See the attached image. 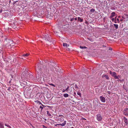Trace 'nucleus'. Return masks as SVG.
<instances>
[{
    "label": "nucleus",
    "mask_w": 128,
    "mask_h": 128,
    "mask_svg": "<svg viewBox=\"0 0 128 128\" xmlns=\"http://www.w3.org/2000/svg\"><path fill=\"white\" fill-rule=\"evenodd\" d=\"M63 46H64L68 47L69 46V45L66 43H63Z\"/></svg>",
    "instance_id": "18"
},
{
    "label": "nucleus",
    "mask_w": 128,
    "mask_h": 128,
    "mask_svg": "<svg viewBox=\"0 0 128 128\" xmlns=\"http://www.w3.org/2000/svg\"><path fill=\"white\" fill-rule=\"evenodd\" d=\"M116 20L117 21V22L118 23H119L120 22V21H119V19L118 18H117L116 19Z\"/></svg>",
    "instance_id": "28"
},
{
    "label": "nucleus",
    "mask_w": 128,
    "mask_h": 128,
    "mask_svg": "<svg viewBox=\"0 0 128 128\" xmlns=\"http://www.w3.org/2000/svg\"><path fill=\"white\" fill-rule=\"evenodd\" d=\"M74 94H76V93L75 92H74Z\"/></svg>",
    "instance_id": "43"
},
{
    "label": "nucleus",
    "mask_w": 128,
    "mask_h": 128,
    "mask_svg": "<svg viewBox=\"0 0 128 128\" xmlns=\"http://www.w3.org/2000/svg\"><path fill=\"white\" fill-rule=\"evenodd\" d=\"M68 90L70 91V92H69V93H71V92L72 91V88H69V90H68Z\"/></svg>",
    "instance_id": "25"
},
{
    "label": "nucleus",
    "mask_w": 128,
    "mask_h": 128,
    "mask_svg": "<svg viewBox=\"0 0 128 128\" xmlns=\"http://www.w3.org/2000/svg\"><path fill=\"white\" fill-rule=\"evenodd\" d=\"M47 114L48 115L50 118H51L52 116L51 114L48 111H47Z\"/></svg>",
    "instance_id": "13"
},
{
    "label": "nucleus",
    "mask_w": 128,
    "mask_h": 128,
    "mask_svg": "<svg viewBox=\"0 0 128 128\" xmlns=\"http://www.w3.org/2000/svg\"><path fill=\"white\" fill-rule=\"evenodd\" d=\"M118 76V78H119L120 77V76L119 75H118V76Z\"/></svg>",
    "instance_id": "37"
},
{
    "label": "nucleus",
    "mask_w": 128,
    "mask_h": 128,
    "mask_svg": "<svg viewBox=\"0 0 128 128\" xmlns=\"http://www.w3.org/2000/svg\"><path fill=\"white\" fill-rule=\"evenodd\" d=\"M122 18L124 19V21L128 20V15L127 14H125L124 16H122Z\"/></svg>",
    "instance_id": "4"
},
{
    "label": "nucleus",
    "mask_w": 128,
    "mask_h": 128,
    "mask_svg": "<svg viewBox=\"0 0 128 128\" xmlns=\"http://www.w3.org/2000/svg\"><path fill=\"white\" fill-rule=\"evenodd\" d=\"M41 68H40V67L38 66V67H37V68H36V70L39 73H42V72L41 70Z\"/></svg>",
    "instance_id": "6"
},
{
    "label": "nucleus",
    "mask_w": 128,
    "mask_h": 128,
    "mask_svg": "<svg viewBox=\"0 0 128 128\" xmlns=\"http://www.w3.org/2000/svg\"><path fill=\"white\" fill-rule=\"evenodd\" d=\"M78 20L80 22H82L83 21V19L79 17L78 18Z\"/></svg>",
    "instance_id": "17"
},
{
    "label": "nucleus",
    "mask_w": 128,
    "mask_h": 128,
    "mask_svg": "<svg viewBox=\"0 0 128 128\" xmlns=\"http://www.w3.org/2000/svg\"><path fill=\"white\" fill-rule=\"evenodd\" d=\"M58 121H60V122H62L64 120V118L62 116L60 117V118H59L58 119Z\"/></svg>",
    "instance_id": "12"
},
{
    "label": "nucleus",
    "mask_w": 128,
    "mask_h": 128,
    "mask_svg": "<svg viewBox=\"0 0 128 128\" xmlns=\"http://www.w3.org/2000/svg\"><path fill=\"white\" fill-rule=\"evenodd\" d=\"M116 17L114 19L115 20H116Z\"/></svg>",
    "instance_id": "42"
},
{
    "label": "nucleus",
    "mask_w": 128,
    "mask_h": 128,
    "mask_svg": "<svg viewBox=\"0 0 128 128\" xmlns=\"http://www.w3.org/2000/svg\"><path fill=\"white\" fill-rule=\"evenodd\" d=\"M0 128H4V126L2 122H0Z\"/></svg>",
    "instance_id": "15"
},
{
    "label": "nucleus",
    "mask_w": 128,
    "mask_h": 128,
    "mask_svg": "<svg viewBox=\"0 0 128 128\" xmlns=\"http://www.w3.org/2000/svg\"><path fill=\"white\" fill-rule=\"evenodd\" d=\"M43 128H46V127L44 125L43 126Z\"/></svg>",
    "instance_id": "31"
},
{
    "label": "nucleus",
    "mask_w": 128,
    "mask_h": 128,
    "mask_svg": "<svg viewBox=\"0 0 128 128\" xmlns=\"http://www.w3.org/2000/svg\"><path fill=\"white\" fill-rule=\"evenodd\" d=\"M115 13L114 12H113L111 14V15L110 16V18H112L113 17L115 16Z\"/></svg>",
    "instance_id": "11"
},
{
    "label": "nucleus",
    "mask_w": 128,
    "mask_h": 128,
    "mask_svg": "<svg viewBox=\"0 0 128 128\" xmlns=\"http://www.w3.org/2000/svg\"><path fill=\"white\" fill-rule=\"evenodd\" d=\"M100 99L101 101L103 102H106V99L104 97L102 96L100 97Z\"/></svg>",
    "instance_id": "5"
},
{
    "label": "nucleus",
    "mask_w": 128,
    "mask_h": 128,
    "mask_svg": "<svg viewBox=\"0 0 128 128\" xmlns=\"http://www.w3.org/2000/svg\"><path fill=\"white\" fill-rule=\"evenodd\" d=\"M75 20H77V18H75Z\"/></svg>",
    "instance_id": "39"
},
{
    "label": "nucleus",
    "mask_w": 128,
    "mask_h": 128,
    "mask_svg": "<svg viewBox=\"0 0 128 128\" xmlns=\"http://www.w3.org/2000/svg\"><path fill=\"white\" fill-rule=\"evenodd\" d=\"M76 86V88H77V86Z\"/></svg>",
    "instance_id": "45"
},
{
    "label": "nucleus",
    "mask_w": 128,
    "mask_h": 128,
    "mask_svg": "<svg viewBox=\"0 0 128 128\" xmlns=\"http://www.w3.org/2000/svg\"><path fill=\"white\" fill-rule=\"evenodd\" d=\"M40 108H41V110H42L43 108V107H42L41 106H40Z\"/></svg>",
    "instance_id": "27"
},
{
    "label": "nucleus",
    "mask_w": 128,
    "mask_h": 128,
    "mask_svg": "<svg viewBox=\"0 0 128 128\" xmlns=\"http://www.w3.org/2000/svg\"><path fill=\"white\" fill-rule=\"evenodd\" d=\"M71 128H74V127H72Z\"/></svg>",
    "instance_id": "44"
},
{
    "label": "nucleus",
    "mask_w": 128,
    "mask_h": 128,
    "mask_svg": "<svg viewBox=\"0 0 128 128\" xmlns=\"http://www.w3.org/2000/svg\"><path fill=\"white\" fill-rule=\"evenodd\" d=\"M60 124H56V125H55L56 126H57V125L59 126L60 125H59Z\"/></svg>",
    "instance_id": "33"
},
{
    "label": "nucleus",
    "mask_w": 128,
    "mask_h": 128,
    "mask_svg": "<svg viewBox=\"0 0 128 128\" xmlns=\"http://www.w3.org/2000/svg\"><path fill=\"white\" fill-rule=\"evenodd\" d=\"M114 22L115 23H117L116 20H114Z\"/></svg>",
    "instance_id": "34"
},
{
    "label": "nucleus",
    "mask_w": 128,
    "mask_h": 128,
    "mask_svg": "<svg viewBox=\"0 0 128 128\" xmlns=\"http://www.w3.org/2000/svg\"><path fill=\"white\" fill-rule=\"evenodd\" d=\"M68 90H69V86H68L66 89H63L62 91L63 92H65V91L68 92Z\"/></svg>",
    "instance_id": "14"
},
{
    "label": "nucleus",
    "mask_w": 128,
    "mask_h": 128,
    "mask_svg": "<svg viewBox=\"0 0 128 128\" xmlns=\"http://www.w3.org/2000/svg\"><path fill=\"white\" fill-rule=\"evenodd\" d=\"M124 122H125L126 124L127 125L128 124V120L125 117H124Z\"/></svg>",
    "instance_id": "10"
},
{
    "label": "nucleus",
    "mask_w": 128,
    "mask_h": 128,
    "mask_svg": "<svg viewBox=\"0 0 128 128\" xmlns=\"http://www.w3.org/2000/svg\"><path fill=\"white\" fill-rule=\"evenodd\" d=\"M80 48H82V49H83V48H86L85 46H80Z\"/></svg>",
    "instance_id": "22"
},
{
    "label": "nucleus",
    "mask_w": 128,
    "mask_h": 128,
    "mask_svg": "<svg viewBox=\"0 0 128 128\" xmlns=\"http://www.w3.org/2000/svg\"><path fill=\"white\" fill-rule=\"evenodd\" d=\"M42 106H44V105H43V104H42Z\"/></svg>",
    "instance_id": "41"
},
{
    "label": "nucleus",
    "mask_w": 128,
    "mask_h": 128,
    "mask_svg": "<svg viewBox=\"0 0 128 128\" xmlns=\"http://www.w3.org/2000/svg\"><path fill=\"white\" fill-rule=\"evenodd\" d=\"M120 17H120V16H118V18H120Z\"/></svg>",
    "instance_id": "38"
},
{
    "label": "nucleus",
    "mask_w": 128,
    "mask_h": 128,
    "mask_svg": "<svg viewBox=\"0 0 128 128\" xmlns=\"http://www.w3.org/2000/svg\"><path fill=\"white\" fill-rule=\"evenodd\" d=\"M96 118L97 120L98 121L101 120L102 119V118L101 115L100 114H97V115Z\"/></svg>",
    "instance_id": "7"
},
{
    "label": "nucleus",
    "mask_w": 128,
    "mask_h": 128,
    "mask_svg": "<svg viewBox=\"0 0 128 128\" xmlns=\"http://www.w3.org/2000/svg\"><path fill=\"white\" fill-rule=\"evenodd\" d=\"M124 19L123 18L122 19H121L120 20L121 22H122L123 21Z\"/></svg>",
    "instance_id": "30"
},
{
    "label": "nucleus",
    "mask_w": 128,
    "mask_h": 128,
    "mask_svg": "<svg viewBox=\"0 0 128 128\" xmlns=\"http://www.w3.org/2000/svg\"><path fill=\"white\" fill-rule=\"evenodd\" d=\"M94 11L95 10L93 8H92L90 10V12H94Z\"/></svg>",
    "instance_id": "23"
},
{
    "label": "nucleus",
    "mask_w": 128,
    "mask_h": 128,
    "mask_svg": "<svg viewBox=\"0 0 128 128\" xmlns=\"http://www.w3.org/2000/svg\"><path fill=\"white\" fill-rule=\"evenodd\" d=\"M33 76L28 72L27 73H22V78H24L25 80L28 81V80L31 79L33 78Z\"/></svg>",
    "instance_id": "1"
},
{
    "label": "nucleus",
    "mask_w": 128,
    "mask_h": 128,
    "mask_svg": "<svg viewBox=\"0 0 128 128\" xmlns=\"http://www.w3.org/2000/svg\"><path fill=\"white\" fill-rule=\"evenodd\" d=\"M102 77H105L107 80H108L109 79V77L108 75L107 74H103L102 76Z\"/></svg>",
    "instance_id": "9"
},
{
    "label": "nucleus",
    "mask_w": 128,
    "mask_h": 128,
    "mask_svg": "<svg viewBox=\"0 0 128 128\" xmlns=\"http://www.w3.org/2000/svg\"><path fill=\"white\" fill-rule=\"evenodd\" d=\"M49 84L50 85V86H54V87H55V86L54 84Z\"/></svg>",
    "instance_id": "26"
},
{
    "label": "nucleus",
    "mask_w": 128,
    "mask_h": 128,
    "mask_svg": "<svg viewBox=\"0 0 128 128\" xmlns=\"http://www.w3.org/2000/svg\"><path fill=\"white\" fill-rule=\"evenodd\" d=\"M124 114L125 115H128V109L126 108L124 110Z\"/></svg>",
    "instance_id": "8"
},
{
    "label": "nucleus",
    "mask_w": 128,
    "mask_h": 128,
    "mask_svg": "<svg viewBox=\"0 0 128 128\" xmlns=\"http://www.w3.org/2000/svg\"><path fill=\"white\" fill-rule=\"evenodd\" d=\"M114 18H113L112 19V20L113 22L114 21Z\"/></svg>",
    "instance_id": "32"
},
{
    "label": "nucleus",
    "mask_w": 128,
    "mask_h": 128,
    "mask_svg": "<svg viewBox=\"0 0 128 128\" xmlns=\"http://www.w3.org/2000/svg\"><path fill=\"white\" fill-rule=\"evenodd\" d=\"M5 126H7L8 127L10 128H11V127L9 125H8L7 124H5Z\"/></svg>",
    "instance_id": "24"
},
{
    "label": "nucleus",
    "mask_w": 128,
    "mask_h": 128,
    "mask_svg": "<svg viewBox=\"0 0 128 128\" xmlns=\"http://www.w3.org/2000/svg\"><path fill=\"white\" fill-rule=\"evenodd\" d=\"M10 87H9L8 89V90H9V91L10 90Z\"/></svg>",
    "instance_id": "36"
},
{
    "label": "nucleus",
    "mask_w": 128,
    "mask_h": 128,
    "mask_svg": "<svg viewBox=\"0 0 128 128\" xmlns=\"http://www.w3.org/2000/svg\"><path fill=\"white\" fill-rule=\"evenodd\" d=\"M114 26L116 29H117L118 28V25L117 24H114Z\"/></svg>",
    "instance_id": "20"
},
{
    "label": "nucleus",
    "mask_w": 128,
    "mask_h": 128,
    "mask_svg": "<svg viewBox=\"0 0 128 128\" xmlns=\"http://www.w3.org/2000/svg\"><path fill=\"white\" fill-rule=\"evenodd\" d=\"M68 94H64V96L65 98L68 97Z\"/></svg>",
    "instance_id": "19"
},
{
    "label": "nucleus",
    "mask_w": 128,
    "mask_h": 128,
    "mask_svg": "<svg viewBox=\"0 0 128 128\" xmlns=\"http://www.w3.org/2000/svg\"><path fill=\"white\" fill-rule=\"evenodd\" d=\"M73 19H74V18H73L71 19L70 20V21L71 22H72V20H73Z\"/></svg>",
    "instance_id": "35"
},
{
    "label": "nucleus",
    "mask_w": 128,
    "mask_h": 128,
    "mask_svg": "<svg viewBox=\"0 0 128 128\" xmlns=\"http://www.w3.org/2000/svg\"><path fill=\"white\" fill-rule=\"evenodd\" d=\"M29 55V54H24L23 55V56H27Z\"/></svg>",
    "instance_id": "21"
},
{
    "label": "nucleus",
    "mask_w": 128,
    "mask_h": 128,
    "mask_svg": "<svg viewBox=\"0 0 128 128\" xmlns=\"http://www.w3.org/2000/svg\"><path fill=\"white\" fill-rule=\"evenodd\" d=\"M66 121H64V123H63L62 124H60L59 125H60L61 126H64L66 125Z\"/></svg>",
    "instance_id": "16"
},
{
    "label": "nucleus",
    "mask_w": 128,
    "mask_h": 128,
    "mask_svg": "<svg viewBox=\"0 0 128 128\" xmlns=\"http://www.w3.org/2000/svg\"><path fill=\"white\" fill-rule=\"evenodd\" d=\"M110 74L112 75V76L114 77L115 79H118V76H117L116 73V72H112L111 71H110Z\"/></svg>",
    "instance_id": "3"
},
{
    "label": "nucleus",
    "mask_w": 128,
    "mask_h": 128,
    "mask_svg": "<svg viewBox=\"0 0 128 128\" xmlns=\"http://www.w3.org/2000/svg\"><path fill=\"white\" fill-rule=\"evenodd\" d=\"M42 38L44 39L46 41H49L50 40V38L49 37V35L47 34L43 35Z\"/></svg>",
    "instance_id": "2"
},
{
    "label": "nucleus",
    "mask_w": 128,
    "mask_h": 128,
    "mask_svg": "<svg viewBox=\"0 0 128 128\" xmlns=\"http://www.w3.org/2000/svg\"><path fill=\"white\" fill-rule=\"evenodd\" d=\"M110 92L109 91H108V93L109 94H110Z\"/></svg>",
    "instance_id": "40"
},
{
    "label": "nucleus",
    "mask_w": 128,
    "mask_h": 128,
    "mask_svg": "<svg viewBox=\"0 0 128 128\" xmlns=\"http://www.w3.org/2000/svg\"><path fill=\"white\" fill-rule=\"evenodd\" d=\"M77 94L78 95L80 96L81 93L80 92H78L77 93Z\"/></svg>",
    "instance_id": "29"
}]
</instances>
